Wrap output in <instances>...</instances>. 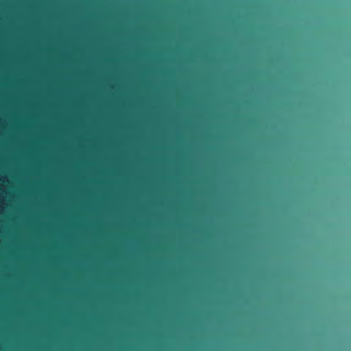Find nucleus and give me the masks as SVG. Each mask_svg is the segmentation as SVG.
<instances>
[{"instance_id":"nucleus-1","label":"nucleus","mask_w":351,"mask_h":351,"mask_svg":"<svg viewBox=\"0 0 351 351\" xmlns=\"http://www.w3.org/2000/svg\"><path fill=\"white\" fill-rule=\"evenodd\" d=\"M156 18V16L155 15V19ZM154 41H155V45L156 44H160L159 43V40L157 38V35H156V29L155 28V39H154Z\"/></svg>"},{"instance_id":"nucleus-2","label":"nucleus","mask_w":351,"mask_h":351,"mask_svg":"<svg viewBox=\"0 0 351 351\" xmlns=\"http://www.w3.org/2000/svg\"><path fill=\"white\" fill-rule=\"evenodd\" d=\"M154 3H155V4L156 3V1H154Z\"/></svg>"},{"instance_id":"nucleus-3","label":"nucleus","mask_w":351,"mask_h":351,"mask_svg":"<svg viewBox=\"0 0 351 351\" xmlns=\"http://www.w3.org/2000/svg\"><path fill=\"white\" fill-rule=\"evenodd\" d=\"M154 53H156V50L154 51Z\"/></svg>"},{"instance_id":"nucleus-4","label":"nucleus","mask_w":351,"mask_h":351,"mask_svg":"<svg viewBox=\"0 0 351 351\" xmlns=\"http://www.w3.org/2000/svg\"><path fill=\"white\" fill-rule=\"evenodd\" d=\"M154 149H156V146L154 147Z\"/></svg>"},{"instance_id":"nucleus-5","label":"nucleus","mask_w":351,"mask_h":351,"mask_svg":"<svg viewBox=\"0 0 351 351\" xmlns=\"http://www.w3.org/2000/svg\"><path fill=\"white\" fill-rule=\"evenodd\" d=\"M154 216H155V217L156 216V213L154 214Z\"/></svg>"},{"instance_id":"nucleus-6","label":"nucleus","mask_w":351,"mask_h":351,"mask_svg":"<svg viewBox=\"0 0 351 351\" xmlns=\"http://www.w3.org/2000/svg\"><path fill=\"white\" fill-rule=\"evenodd\" d=\"M154 247H155V248L156 247V245H154Z\"/></svg>"},{"instance_id":"nucleus-7","label":"nucleus","mask_w":351,"mask_h":351,"mask_svg":"<svg viewBox=\"0 0 351 351\" xmlns=\"http://www.w3.org/2000/svg\"><path fill=\"white\" fill-rule=\"evenodd\" d=\"M154 282H156V279L154 280Z\"/></svg>"},{"instance_id":"nucleus-8","label":"nucleus","mask_w":351,"mask_h":351,"mask_svg":"<svg viewBox=\"0 0 351 351\" xmlns=\"http://www.w3.org/2000/svg\"><path fill=\"white\" fill-rule=\"evenodd\" d=\"M154 301H155V302L156 301V298L154 299Z\"/></svg>"},{"instance_id":"nucleus-9","label":"nucleus","mask_w":351,"mask_h":351,"mask_svg":"<svg viewBox=\"0 0 351 351\" xmlns=\"http://www.w3.org/2000/svg\"><path fill=\"white\" fill-rule=\"evenodd\" d=\"M154 319H156V316L154 317Z\"/></svg>"},{"instance_id":"nucleus-10","label":"nucleus","mask_w":351,"mask_h":351,"mask_svg":"<svg viewBox=\"0 0 351 351\" xmlns=\"http://www.w3.org/2000/svg\"><path fill=\"white\" fill-rule=\"evenodd\" d=\"M154 80L156 81V78H154Z\"/></svg>"}]
</instances>
